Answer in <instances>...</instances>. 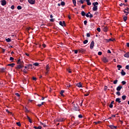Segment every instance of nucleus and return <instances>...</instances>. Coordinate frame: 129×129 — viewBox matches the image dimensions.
<instances>
[{"instance_id": "obj_1", "label": "nucleus", "mask_w": 129, "mask_h": 129, "mask_svg": "<svg viewBox=\"0 0 129 129\" xmlns=\"http://www.w3.org/2000/svg\"><path fill=\"white\" fill-rule=\"evenodd\" d=\"M92 5L94 6L93 7V11L94 12H96L97 10H98V2H94L92 3Z\"/></svg>"}, {"instance_id": "obj_2", "label": "nucleus", "mask_w": 129, "mask_h": 129, "mask_svg": "<svg viewBox=\"0 0 129 129\" xmlns=\"http://www.w3.org/2000/svg\"><path fill=\"white\" fill-rule=\"evenodd\" d=\"M73 109L75 111H79V107L78 106V105H77V104L76 105L74 104V106H73Z\"/></svg>"}, {"instance_id": "obj_3", "label": "nucleus", "mask_w": 129, "mask_h": 129, "mask_svg": "<svg viewBox=\"0 0 129 129\" xmlns=\"http://www.w3.org/2000/svg\"><path fill=\"white\" fill-rule=\"evenodd\" d=\"M17 63L18 65L24 67V61H21L20 59L18 60Z\"/></svg>"}, {"instance_id": "obj_4", "label": "nucleus", "mask_w": 129, "mask_h": 129, "mask_svg": "<svg viewBox=\"0 0 129 129\" xmlns=\"http://www.w3.org/2000/svg\"><path fill=\"white\" fill-rule=\"evenodd\" d=\"M94 47V41H92L90 45V48L91 50H92L93 49V47Z\"/></svg>"}, {"instance_id": "obj_5", "label": "nucleus", "mask_w": 129, "mask_h": 129, "mask_svg": "<svg viewBox=\"0 0 129 129\" xmlns=\"http://www.w3.org/2000/svg\"><path fill=\"white\" fill-rule=\"evenodd\" d=\"M85 2V0H80L77 1V5H79L80 6V3L82 4V5H83L84 4V2Z\"/></svg>"}, {"instance_id": "obj_6", "label": "nucleus", "mask_w": 129, "mask_h": 129, "mask_svg": "<svg viewBox=\"0 0 129 129\" xmlns=\"http://www.w3.org/2000/svg\"><path fill=\"white\" fill-rule=\"evenodd\" d=\"M28 1L30 5H35V0H28Z\"/></svg>"}, {"instance_id": "obj_7", "label": "nucleus", "mask_w": 129, "mask_h": 129, "mask_svg": "<svg viewBox=\"0 0 129 129\" xmlns=\"http://www.w3.org/2000/svg\"><path fill=\"white\" fill-rule=\"evenodd\" d=\"M59 25L63 27V26H66V23H65V21H63L62 22V21H59Z\"/></svg>"}, {"instance_id": "obj_8", "label": "nucleus", "mask_w": 129, "mask_h": 129, "mask_svg": "<svg viewBox=\"0 0 129 129\" xmlns=\"http://www.w3.org/2000/svg\"><path fill=\"white\" fill-rule=\"evenodd\" d=\"M102 61L104 62V63H107V62H108V59H107L106 57H103L102 58Z\"/></svg>"}, {"instance_id": "obj_9", "label": "nucleus", "mask_w": 129, "mask_h": 129, "mask_svg": "<svg viewBox=\"0 0 129 129\" xmlns=\"http://www.w3.org/2000/svg\"><path fill=\"white\" fill-rule=\"evenodd\" d=\"M122 88V86H118L116 88V90H117V91H120V90H121Z\"/></svg>"}, {"instance_id": "obj_10", "label": "nucleus", "mask_w": 129, "mask_h": 129, "mask_svg": "<svg viewBox=\"0 0 129 129\" xmlns=\"http://www.w3.org/2000/svg\"><path fill=\"white\" fill-rule=\"evenodd\" d=\"M2 2V6H6L7 5V1L6 0H3Z\"/></svg>"}, {"instance_id": "obj_11", "label": "nucleus", "mask_w": 129, "mask_h": 129, "mask_svg": "<svg viewBox=\"0 0 129 129\" xmlns=\"http://www.w3.org/2000/svg\"><path fill=\"white\" fill-rule=\"evenodd\" d=\"M23 67H24V66H20L19 64H18L16 67V69H22V68H23Z\"/></svg>"}, {"instance_id": "obj_12", "label": "nucleus", "mask_w": 129, "mask_h": 129, "mask_svg": "<svg viewBox=\"0 0 129 129\" xmlns=\"http://www.w3.org/2000/svg\"><path fill=\"white\" fill-rule=\"evenodd\" d=\"M77 86L78 87H79L80 88L83 87V86H82V84H81V82H79V83L77 84Z\"/></svg>"}, {"instance_id": "obj_13", "label": "nucleus", "mask_w": 129, "mask_h": 129, "mask_svg": "<svg viewBox=\"0 0 129 129\" xmlns=\"http://www.w3.org/2000/svg\"><path fill=\"white\" fill-rule=\"evenodd\" d=\"M124 57H125V58H129V52L125 53L124 54Z\"/></svg>"}, {"instance_id": "obj_14", "label": "nucleus", "mask_w": 129, "mask_h": 129, "mask_svg": "<svg viewBox=\"0 0 129 129\" xmlns=\"http://www.w3.org/2000/svg\"><path fill=\"white\" fill-rule=\"evenodd\" d=\"M108 126H109V127H110L111 129H113V128L116 129V127H117L116 126H114V125H108Z\"/></svg>"}, {"instance_id": "obj_15", "label": "nucleus", "mask_w": 129, "mask_h": 129, "mask_svg": "<svg viewBox=\"0 0 129 129\" xmlns=\"http://www.w3.org/2000/svg\"><path fill=\"white\" fill-rule=\"evenodd\" d=\"M27 67L28 68V69H32L33 68V64H29L27 65Z\"/></svg>"}, {"instance_id": "obj_16", "label": "nucleus", "mask_w": 129, "mask_h": 129, "mask_svg": "<svg viewBox=\"0 0 129 129\" xmlns=\"http://www.w3.org/2000/svg\"><path fill=\"white\" fill-rule=\"evenodd\" d=\"M125 74H126V73L124 72V71H123V70H122L121 72V75H122V76H124V75H125Z\"/></svg>"}, {"instance_id": "obj_17", "label": "nucleus", "mask_w": 129, "mask_h": 129, "mask_svg": "<svg viewBox=\"0 0 129 129\" xmlns=\"http://www.w3.org/2000/svg\"><path fill=\"white\" fill-rule=\"evenodd\" d=\"M33 128H35V129H42V126L41 125H39L38 126V127L36 126H34L33 127Z\"/></svg>"}, {"instance_id": "obj_18", "label": "nucleus", "mask_w": 129, "mask_h": 129, "mask_svg": "<svg viewBox=\"0 0 129 129\" xmlns=\"http://www.w3.org/2000/svg\"><path fill=\"white\" fill-rule=\"evenodd\" d=\"M86 2H87V5L88 6H91V3H90V0H86Z\"/></svg>"}, {"instance_id": "obj_19", "label": "nucleus", "mask_w": 129, "mask_h": 129, "mask_svg": "<svg viewBox=\"0 0 129 129\" xmlns=\"http://www.w3.org/2000/svg\"><path fill=\"white\" fill-rule=\"evenodd\" d=\"M116 102H118V103H120L121 101H120V98H117L115 100Z\"/></svg>"}, {"instance_id": "obj_20", "label": "nucleus", "mask_w": 129, "mask_h": 129, "mask_svg": "<svg viewBox=\"0 0 129 129\" xmlns=\"http://www.w3.org/2000/svg\"><path fill=\"white\" fill-rule=\"evenodd\" d=\"M16 65V63H10L7 65V66H10L11 67H14Z\"/></svg>"}, {"instance_id": "obj_21", "label": "nucleus", "mask_w": 129, "mask_h": 129, "mask_svg": "<svg viewBox=\"0 0 129 129\" xmlns=\"http://www.w3.org/2000/svg\"><path fill=\"white\" fill-rule=\"evenodd\" d=\"M6 41L7 42V43H11V42H12V39H11L10 38H8L6 39Z\"/></svg>"}, {"instance_id": "obj_22", "label": "nucleus", "mask_w": 129, "mask_h": 129, "mask_svg": "<svg viewBox=\"0 0 129 129\" xmlns=\"http://www.w3.org/2000/svg\"><path fill=\"white\" fill-rule=\"evenodd\" d=\"M81 15L83 16V17H85V16H86V13H85V12L84 11H82L81 13Z\"/></svg>"}, {"instance_id": "obj_23", "label": "nucleus", "mask_w": 129, "mask_h": 129, "mask_svg": "<svg viewBox=\"0 0 129 129\" xmlns=\"http://www.w3.org/2000/svg\"><path fill=\"white\" fill-rule=\"evenodd\" d=\"M64 92H65V91L64 90H61L60 92V94L61 96H64V94H63V93H64Z\"/></svg>"}, {"instance_id": "obj_24", "label": "nucleus", "mask_w": 129, "mask_h": 129, "mask_svg": "<svg viewBox=\"0 0 129 129\" xmlns=\"http://www.w3.org/2000/svg\"><path fill=\"white\" fill-rule=\"evenodd\" d=\"M117 68H118V70H120V69H121V68H122V66H121L120 65V64H118V65L117 66Z\"/></svg>"}, {"instance_id": "obj_25", "label": "nucleus", "mask_w": 129, "mask_h": 129, "mask_svg": "<svg viewBox=\"0 0 129 129\" xmlns=\"http://www.w3.org/2000/svg\"><path fill=\"white\" fill-rule=\"evenodd\" d=\"M27 118H28L29 122H30V123H32V119H31V118H30V117H29V116H27Z\"/></svg>"}, {"instance_id": "obj_26", "label": "nucleus", "mask_w": 129, "mask_h": 129, "mask_svg": "<svg viewBox=\"0 0 129 129\" xmlns=\"http://www.w3.org/2000/svg\"><path fill=\"white\" fill-rule=\"evenodd\" d=\"M73 125H78V121H76L74 122V123L73 124Z\"/></svg>"}, {"instance_id": "obj_27", "label": "nucleus", "mask_w": 129, "mask_h": 129, "mask_svg": "<svg viewBox=\"0 0 129 129\" xmlns=\"http://www.w3.org/2000/svg\"><path fill=\"white\" fill-rule=\"evenodd\" d=\"M122 100H125V99L126 98V96L125 95H123L122 96Z\"/></svg>"}, {"instance_id": "obj_28", "label": "nucleus", "mask_w": 129, "mask_h": 129, "mask_svg": "<svg viewBox=\"0 0 129 129\" xmlns=\"http://www.w3.org/2000/svg\"><path fill=\"white\" fill-rule=\"evenodd\" d=\"M105 41H106V43H108L110 41H113L111 38H110L109 39H105Z\"/></svg>"}, {"instance_id": "obj_29", "label": "nucleus", "mask_w": 129, "mask_h": 129, "mask_svg": "<svg viewBox=\"0 0 129 129\" xmlns=\"http://www.w3.org/2000/svg\"><path fill=\"white\" fill-rule=\"evenodd\" d=\"M14 60H15V58L13 57H10V61H11L12 62H14Z\"/></svg>"}, {"instance_id": "obj_30", "label": "nucleus", "mask_w": 129, "mask_h": 129, "mask_svg": "<svg viewBox=\"0 0 129 129\" xmlns=\"http://www.w3.org/2000/svg\"><path fill=\"white\" fill-rule=\"evenodd\" d=\"M40 124H42V125H43L44 127H46V126H47V125H46V124H45L42 122H40Z\"/></svg>"}, {"instance_id": "obj_31", "label": "nucleus", "mask_w": 129, "mask_h": 129, "mask_svg": "<svg viewBox=\"0 0 129 129\" xmlns=\"http://www.w3.org/2000/svg\"><path fill=\"white\" fill-rule=\"evenodd\" d=\"M123 19L124 22H126V20H127V17L126 16H124Z\"/></svg>"}, {"instance_id": "obj_32", "label": "nucleus", "mask_w": 129, "mask_h": 129, "mask_svg": "<svg viewBox=\"0 0 129 129\" xmlns=\"http://www.w3.org/2000/svg\"><path fill=\"white\" fill-rule=\"evenodd\" d=\"M73 3L75 7H76V0H73Z\"/></svg>"}, {"instance_id": "obj_33", "label": "nucleus", "mask_w": 129, "mask_h": 129, "mask_svg": "<svg viewBox=\"0 0 129 129\" xmlns=\"http://www.w3.org/2000/svg\"><path fill=\"white\" fill-rule=\"evenodd\" d=\"M116 94L118 95V96H120V92L118 91L116 93Z\"/></svg>"}, {"instance_id": "obj_34", "label": "nucleus", "mask_w": 129, "mask_h": 129, "mask_svg": "<svg viewBox=\"0 0 129 129\" xmlns=\"http://www.w3.org/2000/svg\"><path fill=\"white\" fill-rule=\"evenodd\" d=\"M61 6H62V7H64L65 6V2H61L60 3Z\"/></svg>"}, {"instance_id": "obj_35", "label": "nucleus", "mask_w": 129, "mask_h": 129, "mask_svg": "<svg viewBox=\"0 0 129 129\" xmlns=\"http://www.w3.org/2000/svg\"><path fill=\"white\" fill-rule=\"evenodd\" d=\"M104 32H107V27H105L103 29Z\"/></svg>"}, {"instance_id": "obj_36", "label": "nucleus", "mask_w": 129, "mask_h": 129, "mask_svg": "<svg viewBox=\"0 0 129 129\" xmlns=\"http://www.w3.org/2000/svg\"><path fill=\"white\" fill-rule=\"evenodd\" d=\"M58 121H60V122L64 121V119L63 118L58 119Z\"/></svg>"}, {"instance_id": "obj_37", "label": "nucleus", "mask_w": 129, "mask_h": 129, "mask_svg": "<svg viewBox=\"0 0 129 129\" xmlns=\"http://www.w3.org/2000/svg\"><path fill=\"white\" fill-rule=\"evenodd\" d=\"M17 9L18 10H22V6H18V7H17Z\"/></svg>"}, {"instance_id": "obj_38", "label": "nucleus", "mask_w": 129, "mask_h": 129, "mask_svg": "<svg viewBox=\"0 0 129 129\" xmlns=\"http://www.w3.org/2000/svg\"><path fill=\"white\" fill-rule=\"evenodd\" d=\"M88 43V40H85V41H83L84 44H87Z\"/></svg>"}, {"instance_id": "obj_39", "label": "nucleus", "mask_w": 129, "mask_h": 129, "mask_svg": "<svg viewBox=\"0 0 129 129\" xmlns=\"http://www.w3.org/2000/svg\"><path fill=\"white\" fill-rule=\"evenodd\" d=\"M23 72L24 75H25V74H28V72L26 71V70H24L23 71Z\"/></svg>"}, {"instance_id": "obj_40", "label": "nucleus", "mask_w": 129, "mask_h": 129, "mask_svg": "<svg viewBox=\"0 0 129 129\" xmlns=\"http://www.w3.org/2000/svg\"><path fill=\"white\" fill-rule=\"evenodd\" d=\"M121 83L123 85H125V84H126V82L123 81L121 82Z\"/></svg>"}, {"instance_id": "obj_41", "label": "nucleus", "mask_w": 129, "mask_h": 129, "mask_svg": "<svg viewBox=\"0 0 129 129\" xmlns=\"http://www.w3.org/2000/svg\"><path fill=\"white\" fill-rule=\"evenodd\" d=\"M33 65H34V66H39V63H38V62H35V63H33Z\"/></svg>"}, {"instance_id": "obj_42", "label": "nucleus", "mask_w": 129, "mask_h": 129, "mask_svg": "<svg viewBox=\"0 0 129 129\" xmlns=\"http://www.w3.org/2000/svg\"><path fill=\"white\" fill-rule=\"evenodd\" d=\"M46 71H49V65H47L46 67Z\"/></svg>"}, {"instance_id": "obj_43", "label": "nucleus", "mask_w": 129, "mask_h": 129, "mask_svg": "<svg viewBox=\"0 0 129 129\" xmlns=\"http://www.w3.org/2000/svg\"><path fill=\"white\" fill-rule=\"evenodd\" d=\"M16 124H17L18 126H21V123L20 122H16Z\"/></svg>"}, {"instance_id": "obj_44", "label": "nucleus", "mask_w": 129, "mask_h": 129, "mask_svg": "<svg viewBox=\"0 0 129 129\" xmlns=\"http://www.w3.org/2000/svg\"><path fill=\"white\" fill-rule=\"evenodd\" d=\"M98 54L99 56H101V55H102V52L101 51H99Z\"/></svg>"}, {"instance_id": "obj_45", "label": "nucleus", "mask_w": 129, "mask_h": 129, "mask_svg": "<svg viewBox=\"0 0 129 129\" xmlns=\"http://www.w3.org/2000/svg\"><path fill=\"white\" fill-rule=\"evenodd\" d=\"M86 36L88 38H89V37H90V33H87Z\"/></svg>"}, {"instance_id": "obj_46", "label": "nucleus", "mask_w": 129, "mask_h": 129, "mask_svg": "<svg viewBox=\"0 0 129 129\" xmlns=\"http://www.w3.org/2000/svg\"><path fill=\"white\" fill-rule=\"evenodd\" d=\"M109 106L110 108H112V107H113V105L112 104H110Z\"/></svg>"}, {"instance_id": "obj_47", "label": "nucleus", "mask_w": 129, "mask_h": 129, "mask_svg": "<svg viewBox=\"0 0 129 129\" xmlns=\"http://www.w3.org/2000/svg\"><path fill=\"white\" fill-rule=\"evenodd\" d=\"M118 81L116 80L113 82L114 84H117Z\"/></svg>"}, {"instance_id": "obj_48", "label": "nucleus", "mask_w": 129, "mask_h": 129, "mask_svg": "<svg viewBox=\"0 0 129 129\" xmlns=\"http://www.w3.org/2000/svg\"><path fill=\"white\" fill-rule=\"evenodd\" d=\"M78 117L79 118H82V117H83V116H82V115H81V114H80L78 115Z\"/></svg>"}, {"instance_id": "obj_49", "label": "nucleus", "mask_w": 129, "mask_h": 129, "mask_svg": "<svg viewBox=\"0 0 129 129\" xmlns=\"http://www.w3.org/2000/svg\"><path fill=\"white\" fill-rule=\"evenodd\" d=\"M84 24L85 26H86V25H87V21H86V20L84 21Z\"/></svg>"}, {"instance_id": "obj_50", "label": "nucleus", "mask_w": 129, "mask_h": 129, "mask_svg": "<svg viewBox=\"0 0 129 129\" xmlns=\"http://www.w3.org/2000/svg\"><path fill=\"white\" fill-rule=\"evenodd\" d=\"M15 95H16V96H18V97H20V94H19L18 93H16Z\"/></svg>"}, {"instance_id": "obj_51", "label": "nucleus", "mask_w": 129, "mask_h": 129, "mask_svg": "<svg viewBox=\"0 0 129 129\" xmlns=\"http://www.w3.org/2000/svg\"><path fill=\"white\" fill-rule=\"evenodd\" d=\"M11 9L12 10H15V6L12 5V6H11Z\"/></svg>"}, {"instance_id": "obj_52", "label": "nucleus", "mask_w": 129, "mask_h": 129, "mask_svg": "<svg viewBox=\"0 0 129 129\" xmlns=\"http://www.w3.org/2000/svg\"><path fill=\"white\" fill-rule=\"evenodd\" d=\"M125 69L129 70V66L128 65H127L125 66Z\"/></svg>"}, {"instance_id": "obj_53", "label": "nucleus", "mask_w": 129, "mask_h": 129, "mask_svg": "<svg viewBox=\"0 0 129 129\" xmlns=\"http://www.w3.org/2000/svg\"><path fill=\"white\" fill-rule=\"evenodd\" d=\"M25 112H29V110H28L27 107H25Z\"/></svg>"}, {"instance_id": "obj_54", "label": "nucleus", "mask_w": 129, "mask_h": 129, "mask_svg": "<svg viewBox=\"0 0 129 129\" xmlns=\"http://www.w3.org/2000/svg\"><path fill=\"white\" fill-rule=\"evenodd\" d=\"M67 71L69 72V73H72V71H71L70 69H67Z\"/></svg>"}, {"instance_id": "obj_55", "label": "nucleus", "mask_w": 129, "mask_h": 129, "mask_svg": "<svg viewBox=\"0 0 129 129\" xmlns=\"http://www.w3.org/2000/svg\"><path fill=\"white\" fill-rule=\"evenodd\" d=\"M6 111H7V112H8V113H10V114H12V113H13L10 112V111L8 109L6 110Z\"/></svg>"}, {"instance_id": "obj_56", "label": "nucleus", "mask_w": 129, "mask_h": 129, "mask_svg": "<svg viewBox=\"0 0 129 129\" xmlns=\"http://www.w3.org/2000/svg\"><path fill=\"white\" fill-rule=\"evenodd\" d=\"M89 17L91 19L92 18H93V15H92V14H90Z\"/></svg>"}, {"instance_id": "obj_57", "label": "nucleus", "mask_w": 129, "mask_h": 129, "mask_svg": "<svg viewBox=\"0 0 129 129\" xmlns=\"http://www.w3.org/2000/svg\"><path fill=\"white\" fill-rule=\"evenodd\" d=\"M32 79H33V80H34V81H36L37 80V78H36L34 77H33Z\"/></svg>"}, {"instance_id": "obj_58", "label": "nucleus", "mask_w": 129, "mask_h": 129, "mask_svg": "<svg viewBox=\"0 0 129 129\" xmlns=\"http://www.w3.org/2000/svg\"><path fill=\"white\" fill-rule=\"evenodd\" d=\"M97 31H98V32H100V28H97Z\"/></svg>"}, {"instance_id": "obj_59", "label": "nucleus", "mask_w": 129, "mask_h": 129, "mask_svg": "<svg viewBox=\"0 0 129 129\" xmlns=\"http://www.w3.org/2000/svg\"><path fill=\"white\" fill-rule=\"evenodd\" d=\"M104 89L105 91H106V90L107 89V86H105L104 87Z\"/></svg>"}, {"instance_id": "obj_60", "label": "nucleus", "mask_w": 129, "mask_h": 129, "mask_svg": "<svg viewBox=\"0 0 129 129\" xmlns=\"http://www.w3.org/2000/svg\"><path fill=\"white\" fill-rule=\"evenodd\" d=\"M85 7H86V5H82L81 8L82 9H84Z\"/></svg>"}, {"instance_id": "obj_61", "label": "nucleus", "mask_w": 129, "mask_h": 129, "mask_svg": "<svg viewBox=\"0 0 129 129\" xmlns=\"http://www.w3.org/2000/svg\"><path fill=\"white\" fill-rule=\"evenodd\" d=\"M107 53H109V54H111V51L109 49L107 50Z\"/></svg>"}, {"instance_id": "obj_62", "label": "nucleus", "mask_w": 129, "mask_h": 129, "mask_svg": "<svg viewBox=\"0 0 129 129\" xmlns=\"http://www.w3.org/2000/svg\"><path fill=\"white\" fill-rule=\"evenodd\" d=\"M89 95V93H87L84 94V96H88Z\"/></svg>"}, {"instance_id": "obj_63", "label": "nucleus", "mask_w": 129, "mask_h": 129, "mask_svg": "<svg viewBox=\"0 0 129 129\" xmlns=\"http://www.w3.org/2000/svg\"><path fill=\"white\" fill-rule=\"evenodd\" d=\"M125 11H127V12H128L129 8L127 7L126 9H125Z\"/></svg>"}, {"instance_id": "obj_64", "label": "nucleus", "mask_w": 129, "mask_h": 129, "mask_svg": "<svg viewBox=\"0 0 129 129\" xmlns=\"http://www.w3.org/2000/svg\"><path fill=\"white\" fill-rule=\"evenodd\" d=\"M50 22H54V19H51L50 20Z\"/></svg>"}]
</instances>
